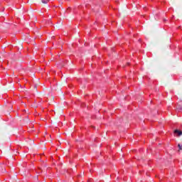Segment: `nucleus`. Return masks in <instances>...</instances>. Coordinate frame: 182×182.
<instances>
[{"label": "nucleus", "mask_w": 182, "mask_h": 182, "mask_svg": "<svg viewBox=\"0 0 182 182\" xmlns=\"http://www.w3.org/2000/svg\"><path fill=\"white\" fill-rule=\"evenodd\" d=\"M174 134L176 136H181L182 135V131L178 129H175L173 132Z\"/></svg>", "instance_id": "1"}, {"label": "nucleus", "mask_w": 182, "mask_h": 182, "mask_svg": "<svg viewBox=\"0 0 182 182\" xmlns=\"http://www.w3.org/2000/svg\"><path fill=\"white\" fill-rule=\"evenodd\" d=\"M50 0H41L43 4H48Z\"/></svg>", "instance_id": "2"}, {"label": "nucleus", "mask_w": 182, "mask_h": 182, "mask_svg": "<svg viewBox=\"0 0 182 182\" xmlns=\"http://www.w3.org/2000/svg\"><path fill=\"white\" fill-rule=\"evenodd\" d=\"M178 147L179 150H181V149H182V146H181V144H178Z\"/></svg>", "instance_id": "3"}]
</instances>
